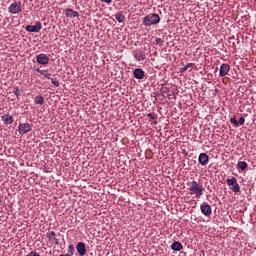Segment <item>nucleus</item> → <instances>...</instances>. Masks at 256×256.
I'll return each mask as SVG.
<instances>
[{"label":"nucleus","mask_w":256,"mask_h":256,"mask_svg":"<svg viewBox=\"0 0 256 256\" xmlns=\"http://www.w3.org/2000/svg\"><path fill=\"white\" fill-rule=\"evenodd\" d=\"M189 191H190V195L201 197V195H203V192L205 191V188H203V184L197 181H192L189 184Z\"/></svg>","instance_id":"1"},{"label":"nucleus","mask_w":256,"mask_h":256,"mask_svg":"<svg viewBox=\"0 0 256 256\" xmlns=\"http://www.w3.org/2000/svg\"><path fill=\"white\" fill-rule=\"evenodd\" d=\"M160 21L161 17L158 14H148L143 18V25L151 27V25H157Z\"/></svg>","instance_id":"2"},{"label":"nucleus","mask_w":256,"mask_h":256,"mask_svg":"<svg viewBox=\"0 0 256 256\" xmlns=\"http://www.w3.org/2000/svg\"><path fill=\"white\" fill-rule=\"evenodd\" d=\"M226 183L228 187L233 191V193H240L241 192V186H239V183H237V178H227Z\"/></svg>","instance_id":"3"},{"label":"nucleus","mask_w":256,"mask_h":256,"mask_svg":"<svg viewBox=\"0 0 256 256\" xmlns=\"http://www.w3.org/2000/svg\"><path fill=\"white\" fill-rule=\"evenodd\" d=\"M21 2H13L9 7H8V12L11 13L12 15H17L21 13Z\"/></svg>","instance_id":"4"},{"label":"nucleus","mask_w":256,"mask_h":256,"mask_svg":"<svg viewBox=\"0 0 256 256\" xmlns=\"http://www.w3.org/2000/svg\"><path fill=\"white\" fill-rule=\"evenodd\" d=\"M200 210L202 215H205V217H210L211 213H213V210L211 209V205L207 202H203L200 205Z\"/></svg>","instance_id":"5"},{"label":"nucleus","mask_w":256,"mask_h":256,"mask_svg":"<svg viewBox=\"0 0 256 256\" xmlns=\"http://www.w3.org/2000/svg\"><path fill=\"white\" fill-rule=\"evenodd\" d=\"M41 29H43V24H41V22H37L36 25L26 26V31H28V33H39Z\"/></svg>","instance_id":"6"},{"label":"nucleus","mask_w":256,"mask_h":256,"mask_svg":"<svg viewBox=\"0 0 256 256\" xmlns=\"http://www.w3.org/2000/svg\"><path fill=\"white\" fill-rule=\"evenodd\" d=\"M133 56L137 61H145L147 59V54L143 50H134Z\"/></svg>","instance_id":"7"},{"label":"nucleus","mask_w":256,"mask_h":256,"mask_svg":"<svg viewBox=\"0 0 256 256\" xmlns=\"http://www.w3.org/2000/svg\"><path fill=\"white\" fill-rule=\"evenodd\" d=\"M36 61L37 63H39V65H49V56H47V54H39L36 57Z\"/></svg>","instance_id":"8"},{"label":"nucleus","mask_w":256,"mask_h":256,"mask_svg":"<svg viewBox=\"0 0 256 256\" xmlns=\"http://www.w3.org/2000/svg\"><path fill=\"white\" fill-rule=\"evenodd\" d=\"M32 127L29 123H23L18 126V131L20 135H25L26 133H29L31 131Z\"/></svg>","instance_id":"9"},{"label":"nucleus","mask_w":256,"mask_h":256,"mask_svg":"<svg viewBox=\"0 0 256 256\" xmlns=\"http://www.w3.org/2000/svg\"><path fill=\"white\" fill-rule=\"evenodd\" d=\"M229 71H231V66L227 63H223L221 66H220V77H225L229 74Z\"/></svg>","instance_id":"10"},{"label":"nucleus","mask_w":256,"mask_h":256,"mask_svg":"<svg viewBox=\"0 0 256 256\" xmlns=\"http://www.w3.org/2000/svg\"><path fill=\"white\" fill-rule=\"evenodd\" d=\"M198 162L200 165H202V167L207 166L209 164V155H207V153H200Z\"/></svg>","instance_id":"11"},{"label":"nucleus","mask_w":256,"mask_h":256,"mask_svg":"<svg viewBox=\"0 0 256 256\" xmlns=\"http://www.w3.org/2000/svg\"><path fill=\"white\" fill-rule=\"evenodd\" d=\"M76 251L79 253L80 256H85V253H87V248L85 247V243L79 242L76 245Z\"/></svg>","instance_id":"12"},{"label":"nucleus","mask_w":256,"mask_h":256,"mask_svg":"<svg viewBox=\"0 0 256 256\" xmlns=\"http://www.w3.org/2000/svg\"><path fill=\"white\" fill-rule=\"evenodd\" d=\"M65 15H66V17H69L70 19H75V17H79V12H77L71 8H68L65 10Z\"/></svg>","instance_id":"13"},{"label":"nucleus","mask_w":256,"mask_h":256,"mask_svg":"<svg viewBox=\"0 0 256 256\" xmlns=\"http://www.w3.org/2000/svg\"><path fill=\"white\" fill-rule=\"evenodd\" d=\"M133 75H134L135 79H143L145 77V71H143V69H141V68H136L133 71Z\"/></svg>","instance_id":"14"},{"label":"nucleus","mask_w":256,"mask_h":256,"mask_svg":"<svg viewBox=\"0 0 256 256\" xmlns=\"http://www.w3.org/2000/svg\"><path fill=\"white\" fill-rule=\"evenodd\" d=\"M2 121L4 125H11L13 123V116L5 114L2 116Z\"/></svg>","instance_id":"15"},{"label":"nucleus","mask_w":256,"mask_h":256,"mask_svg":"<svg viewBox=\"0 0 256 256\" xmlns=\"http://www.w3.org/2000/svg\"><path fill=\"white\" fill-rule=\"evenodd\" d=\"M171 249L172 251H182L183 244H181V242L179 241H175L174 243H172Z\"/></svg>","instance_id":"16"},{"label":"nucleus","mask_w":256,"mask_h":256,"mask_svg":"<svg viewBox=\"0 0 256 256\" xmlns=\"http://www.w3.org/2000/svg\"><path fill=\"white\" fill-rule=\"evenodd\" d=\"M247 167H248V164L245 161H239L237 163V168L241 169V171H245V169H247Z\"/></svg>","instance_id":"17"},{"label":"nucleus","mask_w":256,"mask_h":256,"mask_svg":"<svg viewBox=\"0 0 256 256\" xmlns=\"http://www.w3.org/2000/svg\"><path fill=\"white\" fill-rule=\"evenodd\" d=\"M37 73H41L43 77H46V79H51V74L47 72V70H41L39 68L36 69Z\"/></svg>","instance_id":"18"},{"label":"nucleus","mask_w":256,"mask_h":256,"mask_svg":"<svg viewBox=\"0 0 256 256\" xmlns=\"http://www.w3.org/2000/svg\"><path fill=\"white\" fill-rule=\"evenodd\" d=\"M115 19H116V21H118V23H123V21H125V15H123L121 13H116Z\"/></svg>","instance_id":"19"},{"label":"nucleus","mask_w":256,"mask_h":256,"mask_svg":"<svg viewBox=\"0 0 256 256\" xmlns=\"http://www.w3.org/2000/svg\"><path fill=\"white\" fill-rule=\"evenodd\" d=\"M35 103L36 105H43V103H45V98H43L41 95L36 96Z\"/></svg>","instance_id":"20"},{"label":"nucleus","mask_w":256,"mask_h":256,"mask_svg":"<svg viewBox=\"0 0 256 256\" xmlns=\"http://www.w3.org/2000/svg\"><path fill=\"white\" fill-rule=\"evenodd\" d=\"M57 234L55 233V231H51L47 233V237L49 239V241H53L54 238H56Z\"/></svg>","instance_id":"21"},{"label":"nucleus","mask_w":256,"mask_h":256,"mask_svg":"<svg viewBox=\"0 0 256 256\" xmlns=\"http://www.w3.org/2000/svg\"><path fill=\"white\" fill-rule=\"evenodd\" d=\"M193 63H188L186 66L180 68L181 73H185V71H187V69H191V67H193Z\"/></svg>","instance_id":"22"},{"label":"nucleus","mask_w":256,"mask_h":256,"mask_svg":"<svg viewBox=\"0 0 256 256\" xmlns=\"http://www.w3.org/2000/svg\"><path fill=\"white\" fill-rule=\"evenodd\" d=\"M68 253H70V255H74V253H75V246L73 244H70L68 246Z\"/></svg>","instance_id":"23"},{"label":"nucleus","mask_w":256,"mask_h":256,"mask_svg":"<svg viewBox=\"0 0 256 256\" xmlns=\"http://www.w3.org/2000/svg\"><path fill=\"white\" fill-rule=\"evenodd\" d=\"M50 80L54 87H59V85H60L59 80H57L55 78H50Z\"/></svg>","instance_id":"24"},{"label":"nucleus","mask_w":256,"mask_h":256,"mask_svg":"<svg viewBox=\"0 0 256 256\" xmlns=\"http://www.w3.org/2000/svg\"><path fill=\"white\" fill-rule=\"evenodd\" d=\"M230 123H232L236 127H239V121H237L235 117L230 118Z\"/></svg>","instance_id":"25"},{"label":"nucleus","mask_w":256,"mask_h":256,"mask_svg":"<svg viewBox=\"0 0 256 256\" xmlns=\"http://www.w3.org/2000/svg\"><path fill=\"white\" fill-rule=\"evenodd\" d=\"M14 95H15L17 98L21 97V90H19L18 87L15 88V90H14Z\"/></svg>","instance_id":"26"},{"label":"nucleus","mask_w":256,"mask_h":256,"mask_svg":"<svg viewBox=\"0 0 256 256\" xmlns=\"http://www.w3.org/2000/svg\"><path fill=\"white\" fill-rule=\"evenodd\" d=\"M163 43H165V41H163V39H161V38L156 39V45H160V47H161L163 45Z\"/></svg>","instance_id":"27"},{"label":"nucleus","mask_w":256,"mask_h":256,"mask_svg":"<svg viewBox=\"0 0 256 256\" xmlns=\"http://www.w3.org/2000/svg\"><path fill=\"white\" fill-rule=\"evenodd\" d=\"M26 256H41V255L36 251H32V252L28 253Z\"/></svg>","instance_id":"28"},{"label":"nucleus","mask_w":256,"mask_h":256,"mask_svg":"<svg viewBox=\"0 0 256 256\" xmlns=\"http://www.w3.org/2000/svg\"><path fill=\"white\" fill-rule=\"evenodd\" d=\"M238 125H245V119L243 117L239 118Z\"/></svg>","instance_id":"29"},{"label":"nucleus","mask_w":256,"mask_h":256,"mask_svg":"<svg viewBox=\"0 0 256 256\" xmlns=\"http://www.w3.org/2000/svg\"><path fill=\"white\" fill-rule=\"evenodd\" d=\"M102 3H106V5H111L113 3V0H100Z\"/></svg>","instance_id":"30"},{"label":"nucleus","mask_w":256,"mask_h":256,"mask_svg":"<svg viewBox=\"0 0 256 256\" xmlns=\"http://www.w3.org/2000/svg\"><path fill=\"white\" fill-rule=\"evenodd\" d=\"M147 117H149L150 119H155V115H153V113L147 114Z\"/></svg>","instance_id":"31"},{"label":"nucleus","mask_w":256,"mask_h":256,"mask_svg":"<svg viewBox=\"0 0 256 256\" xmlns=\"http://www.w3.org/2000/svg\"><path fill=\"white\" fill-rule=\"evenodd\" d=\"M52 241H54V242H55V245H59V239L54 238V240H52Z\"/></svg>","instance_id":"32"},{"label":"nucleus","mask_w":256,"mask_h":256,"mask_svg":"<svg viewBox=\"0 0 256 256\" xmlns=\"http://www.w3.org/2000/svg\"><path fill=\"white\" fill-rule=\"evenodd\" d=\"M64 256H73V254L68 252L67 254H64Z\"/></svg>","instance_id":"33"}]
</instances>
